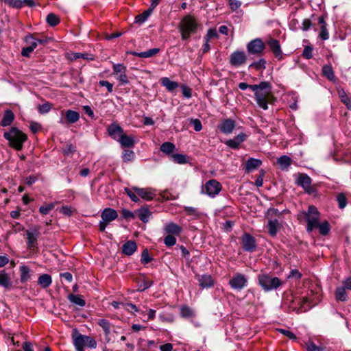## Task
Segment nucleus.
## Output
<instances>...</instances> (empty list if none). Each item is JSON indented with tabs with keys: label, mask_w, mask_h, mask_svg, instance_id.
Returning <instances> with one entry per match:
<instances>
[{
	"label": "nucleus",
	"mask_w": 351,
	"mask_h": 351,
	"mask_svg": "<svg viewBox=\"0 0 351 351\" xmlns=\"http://www.w3.org/2000/svg\"><path fill=\"white\" fill-rule=\"evenodd\" d=\"M182 228L173 222H168L164 227L165 232L169 235L178 236L182 232Z\"/></svg>",
	"instance_id": "nucleus-21"
},
{
	"label": "nucleus",
	"mask_w": 351,
	"mask_h": 351,
	"mask_svg": "<svg viewBox=\"0 0 351 351\" xmlns=\"http://www.w3.org/2000/svg\"><path fill=\"white\" fill-rule=\"evenodd\" d=\"M246 48L249 54L260 57L265 49V44L261 38H255L247 43Z\"/></svg>",
	"instance_id": "nucleus-9"
},
{
	"label": "nucleus",
	"mask_w": 351,
	"mask_h": 351,
	"mask_svg": "<svg viewBox=\"0 0 351 351\" xmlns=\"http://www.w3.org/2000/svg\"><path fill=\"white\" fill-rule=\"evenodd\" d=\"M346 289L343 287H337L335 291V300L337 302H346L348 300V295L346 293Z\"/></svg>",
	"instance_id": "nucleus-36"
},
{
	"label": "nucleus",
	"mask_w": 351,
	"mask_h": 351,
	"mask_svg": "<svg viewBox=\"0 0 351 351\" xmlns=\"http://www.w3.org/2000/svg\"><path fill=\"white\" fill-rule=\"evenodd\" d=\"M318 23L320 25L319 37L323 40H326L329 38V33L327 29V24L325 21V17L321 16L318 19Z\"/></svg>",
	"instance_id": "nucleus-25"
},
{
	"label": "nucleus",
	"mask_w": 351,
	"mask_h": 351,
	"mask_svg": "<svg viewBox=\"0 0 351 351\" xmlns=\"http://www.w3.org/2000/svg\"><path fill=\"white\" fill-rule=\"evenodd\" d=\"M242 247L244 251L254 252L256 248V243L254 237L249 233H244L241 237Z\"/></svg>",
	"instance_id": "nucleus-13"
},
{
	"label": "nucleus",
	"mask_w": 351,
	"mask_h": 351,
	"mask_svg": "<svg viewBox=\"0 0 351 351\" xmlns=\"http://www.w3.org/2000/svg\"><path fill=\"white\" fill-rule=\"evenodd\" d=\"M307 351H328L324 346H317L313 341H308L305 343Z\"/></svg>",
	"instance_id": "nucleus-41"
},
{
	"label": "nucleus",
	"mask_w": 351,
	"mask_h": 351,
	"mask_svg": "<svg viewBox=\"0 0 351 351\" xmlns=\"http://www.w3.org/2000/svg\"><path fill=\"white\" fill-rule=\"evenodd\" d=\"M164 243L167 247H171L176 243V239L174 235L167 234L164 239Z\"/></svg>",
	"instance_id": "nucleus-57"
},
{
	"label": "nucleus",
	"mask_w": 351,
	"mask_h": 351,
	"mask_svg": "<svg viewBox=\"0 0 351 351\" xmlns=\"http://www.w3.org/2000/svg\"><path fill=\"white\" fill-rule=\"evenodd\" d=\"M112 69H113V73H114V74L116 75V76L118 75L119 74H121L123 73H126V71H127L126 66L122 64H113Z\"/></svg>",
	"instance_id": "nucleus-50"
},
{
	"label": "nucleus",
	"mask_w": 351,
	"mask_h": 351,
	"mask_svg": "<svg viewBox=\"0 0 351 351\" xmlns=\"http://www.w3.org/2000/svg\"><path fill=\"white\" fill-rule=\"evenodd\" d=\"M51 108V104L49 102H46L42 105H39L38 110L40 114H45L49 112Z\"/></svg>",
	"instance_id": "nucleus-60"
},
{
	"label": "nucleus",
	"mask_w": 351,
	"mask_h": 351,
	"mask_svg": "<svg viewBox=\"0 0 351 351\" xmlns=\"http://www.w3.org/2000/svg\"><path fill=\"white\" fill-rule=\"evenodd\" d=\"M309 300L308 298H300V297H295L293 298L292 295L290 296V298H289V296L286 298L285 300V302H291V304H297L298 306H292L291 304L289 305V308H292V311H294L295 309L299 311H306V309L304 308V304L308 302Z\"/></svg>",
	"instance_id": "nucleus-14"
},
{
	"label": "nucleus",
	"mask_w": 351,
	"mask_h": 351,
	"mask_svg": "<svg viewBox=\"0 0 351 351\" xmlns=\"http://www.w3.org/2000/svg\"><path fill=\"white\" fill-rule=\"evenodd\" d=\"M118 142L122 147L131 148L134 145V138L132 136H128L124 133L119 138Z\"/></svg>",
	"instance_id": "nucleus-28"
},
{
	"label": "nucleus",
	"mask_w": 351,
	"mask_h": 351,
	"mask_svg": "<svg viewBox=\"0 0 351 351\" xmlns=\"http://www.w3.org/2000/svg\"><path fill=\"white\" fill-rule=\"evenodd\" d=\"M295 184L302 187V189L311 194L313 192V188L312 186V180L306 173H299L296 175Z\"/></svg>",
	"instance_id": "nucleus-11"
},
{
	"label": "nucleus",
	"mask_w": 351,
	"mask_h": 351,
	"mask_svg": "<svg viewBox=\"0 0 351 351\" xmlns=\"http://www.w3.org/2000/svg\"><path fill=\"white\" fill-rule=\"evenodd\" d=\"M109 136L114 140L118 141L119 138L124 133L123 128L116 124L112 123L107 128Z\"/></svg>",
	"instance_id": "nucleus-20"
},
{
	"label": "nucleus",
	"mask_w": 351,
	"mask_h": 351,
	"mask_svg": "<svg viewBox=\"0 0 351 351\" xmlns=\"http://www.w3.org/2000/svg\"><path fill=\"white\" fill-rule=\"evenodd\" d=\"M74 59L83 58L88 60H94L95 56L92 54L86 53H75L73 54Z\"/></svg>",
	"instance_id": "nucleus-55"
},
{
	"label": "nucleus",
	"mask_w": 351,
	"mask_h": 351,
	"mask_svg": "<svg viewBox=\"0 0 351 351\" xmlns=\"http://www.w3.org/2000/svg\"><path fill=\"white\" fill-rule=\"evenodd\" d=\"M258 284L265 292H269L282 285V280L269 274H261L258 276Z\"/></svg>",
	"instance_id": "nucleus-4"
},
{
	"label": "nucleus",
	"mask_w": 351,
	"mask_h": 351,
	"mask_svg": "<svg viewBox=\"0 0 351 351\" xmlns=\"http://www.w3.org/2000/svg\"><path fill=\"white\" fill-rule=\"evenodd\" d=\"M26 43L29 45L30 47H32V49L34 50V49L36 48L38 46V41H36V39L33 37L32 35H28L25 37V39Z\"/></svg>",
	"instance_id": "nucleus-56"
},
{
	"label": "nucleus",
	"mask_w": 351,
	"mask_h": 351,
	"mask_svg": "<svg viewBox=\"0 0 351 351\" xmlns=\"http://www.w3.org/2000/svg\"><path fill=\"white\" fill-rule=\"evenodd\" d=\"M322 73L323 76L326 77L330 82H335L336 77L331 64L324 65L322 69Z\"/></svg>",
	"instance_id": "nucleus-30"
},
{
	"label": "nucleus",
	"mask_w": 351,
	"mask_h": 351,
	"mask_svg": "<svg viewBox=\"0 0 351 351\" xmlns=\"http://www.w3.org/2000/svg\"><path fill=\"white\" fill-rule=\"evenodd\" d=\"M340 97L341 98V101L347 106L348 109H351V102L350 98L346 95L344 91L342 92V94H340Z\"/></svg>",
	"instance_id": "nucleus-64"
},
{
	"label": "nucleus",
	"mask_w": 351,
	"mask_h": 351,
	"mask_svg": "<svg viewBox=\"0 0 351 351\" xmlns=\"http://www.w3.org/2000/svg\"><path fill=\"white\" fill-rule=\"evenodd\" d=\"M55 207L54 203H50L49 204H47L45 206H42L39 208V212L43 215H46L49 213L51 210H52Z\"/></svg>",
	"instance_id": "nucleus-51"
},
{
	"label": "nucleus",
	"mask_w": 351,
	"mask_h": 351,
	"mask_svg": "<svg viewBox=\"0 0 351 351\" xmlns=\"http://www.w3.org/2000/svg\"><path fill=\"white\" fill-rule=\"evenodd\" d=\"M235 127V121L230 118L221 120V123L218 125L220 132L225 134H232Z\"/></svg>",
	"instance_id": "nucleus-17"
},
{
	"label": "nucleus",
	"mask_w": 351,
	"mask_h": 351,
	"mask_svg": "<svg viewBox=\"0 0 351 351\" xmlns=\"http://www.w3.org/2000/svg\"><path fill=\"white\" fill-rule=\"evenodd\" d=\"M262 165V161L259 159L250 158L245 162V169L247 172H250Z\"/></svg>",
	"instance_id": "nucleus-29"
},
{
	"label": "nucleus",
	"mask_w": 351,
	"mask_h": 351,
	"mask_svg": "<svg viewBox=\"0 0 351 351\" xmlns=\"http://www.w3.org/2000/svg\"><path fill=\"white\" fill-rule=\"evenodd\" d=\"M247 61V56L243 51H235L229 58L230 64L234 67L243 65Z\"/></svg>",
	"instance_id": "nucleus-12"
},
{
	"label": "nucleus",
	"mask_w": 351,
	"mask_h": 351,
	"mask_svg": "<svg viewBox=\"0 0 351 351\" xmlns=\"http://www.w3.org/2000/svg\"><path fill=\"white\" fill-rule=\"evenodd\" d=\"M69 301L81 307L84 306L86 304L85 300L80 295L70 294L68 297Z\"/></svg>",
	"instance_id": "nucleus-40"
},
{
	"label": "nucleus",
	"mask_w": 351,
	"mask_h": 351,
	"mask_svg": "<svg viewBox=\"0 0 351 351\" xmlns=\"http://www.w3.org/2000/svg\"><path fill=\"white\" fill-rule=\"evenodd\" d=\"M137 250V245L135 241H128L122 246V252L128 256H131Z\"/></svg>",
	"instance_id": "nucleus-27"
},
{
	"label": "nucleus",
	"mask_w": 351,
	"mask_h": 351,
	"mask_svg": "<svg viewBox=\"0 0 351 351\" xmlns=\"http://www.w3.org/2000/svg\"><path fill=\"white\" fill-rule=\"evenodd\" d=\"M63 154L66 156L73 154L76 152L75 147L72 144H67L63 149Z\"/></svg>",
	"instance_id": "nucleus-62"
},
{
	"label": "nucleus",
	"mask_w": 351,
	"mask_h": 351,
	"mask_svg": "<svg viewBox=\"0 0 351 351\" xmlns=\"http://www.w3.org/2000/svg\"><path fill=\"white\" fill-rule=\"evenodd\" d=\"M171 158L175 163L180 165L186 164L188 162V158L186 154H173L171 155Z\"/></svg>",
	"instance_id": "nucleus-39"
},
{
	"label": "nucleus",
	"mask_w": 351,
	"mask_h": 351,
	"mask_svg": "<svg viewBox=\"0 0 351 351\" xmlns=\"http://www.w3.org/2000/svg\"><path fill=\"white\" fill-rule=\"evenodd\" d=\"M3 137L8 141L9 145L17 151L22 149L24 142L27 139V136L16 127H12L9 131L5 132Z\"/></svg>",
	"instance_id": "nucleus-2"
},
{
	"label": "nucleus",
	"mask_w": 351,
	"mask_h": 351,
	"mask_svg": "<svg viewBox=\"0 0 351 351\" xmlns=\"http://www.w3.org/2000/svg\"><path fill=\"white\" fill-rule=\"evenodd\" d=\"M229 285L232 289L241 291L247 285V278L241 273H237L229 280Z\"/></svg>",
	"instance_id": "nucleus-10"
},
{
	"label": "nucleus",
	"mask_w": 351,
	"mask_h": 351,
	"mask_svg": "<svg viewBox=\"0 0 351 351\" xmlns=\"http://www.w3.org/2000/svg\"><path fill=\"white\" fill-rule=\"evenodd\" d=\"M184 210L188 215L193 216L195 218L199 216V212L196 208L191 206H184Z\"/></svg>",
	"instance_id": "nucleus-52"
},
{
	"label": "nucleus",
	"mask_w": 351,
	"mask_h": 351,
	"mask_svg": "<svg viewBox=\"0 0 351 351\" xmlns=\"http://www.w3.org/2000/svg\"><path fill=\"white\" fill-rule=\"evenodd\" d=\"M303 215L307 222L306 230L311 232L318 226L319 212L315 206L311 205L308 206V211L304 212Z\"/></svg>",
	"instance_id": "nucleus-6"
},
{
	"label": "nucleus",
	"mask_w": 351,
	"mask_h": 351,
	"mask_svg": "<svg viewBox=\"0 0 351 351\" xmlns=\"http://www.w3.org/2000/svg\"><path fill=\"white\" fill-rule=\"evenodd\" d=\"M198 23L194 16L186 15L180 21L179 29L182 40L188 39L192 34L197 32Z\"/></svg>",
	"instance_id": "nucleus-3"
},
{
	"label": "nucleus",
	"mask_w": 351,
	"mask_h": 351,
	"mask_svg": "<svg viewBox=\"0 0 351 351\" xmlns=\"http://www.w3.org/2000/svg\"><path fill=\"white\" fill-rule=\"evenodd\" d=\"M125 193L130 197L131 200L134 202H138L139 201V198L137 195V194L133 191L132 188H125L124 189Z\"/></svg>",
	"instance_id": "nucleus-54"
},
{
	"label": "nucleus",
	"mask_w": 351,
	"mask_h": 351,
	"mask_svg": "<svg viewBox=\"0 0 351 351\" xmlns=\"http://www.w3.org/2000/svg\"><path fill=\"white\" fill-rule=\"evenodd\" d=\"M21 281L24 282L29 278V269L27 266L23 265L20 267Z\"/></svg>",
	"instance_id": "nucleus-47"
},
{
	"label": "nucleus",
	"mask_w": 351,
	"mask_h": 351,
	"mask_svg": "<svg viewBox=\"0 0 351 351\" xmlns=\"http://www.w3.org/2000/svg\"><path fill=\"white\" fill-rule=\"evenodd\" d=\"M280 228V224L277 219H269L267 228L269 234L271 237H275L277 234L278 230Z\"/></svg>",
	"instance_id": "nucleus-24"
},
{
	"label": "nucleus",
	"mask_w": 351,
	"mask_h": 351,
	"mask_svg": "<svg viewBox=\"0 0 351 351\" xmlns=\"http://www.w3.org/2000/svg\"><path fill=\"white\" fill-rule=\"evenodd\" d=\"M14 114L11 110H5L0 125L3 127H7L10 125L14 121Z\"/></svg>",
	"instance_id": "nucleus-26"
},
{
	"label": "nucleus",
	"mask_w": 351,
	"mask_h": 351,
	"mask_svg": "<svg viewBox=\"0 0 351 351\" xmlns=\"http://www.w3.org/2000/svg\"><path fill=\"white\" fill-rule=\"evenodd\" d=\"M134 157H135V154L132 150L125 149L123 152L122 158H123V160L125 162H128L132 161L134 158Z\"/></svg>",
	"instance_id": "nucleus-49"
},
{
	"label": "nucleus",
	"mask_w": 351,
	"mask_h": 351,
	"mask_svg": "<svg viewBox=\"0 0 351 351\" xmlns=\"http://www.w3.org/2000/svg\"><path fill=\"white\" fill-rule=\"evenodd\" d=\"M0 285L6 289H10L12 287L10 275L4 269L0 271Z\"/></svg>",
	"instance_id": "nucleus-22"
},
{
	"label": "nucleus",
	"mask_w": 351,
	"mask_h": 351,
	"mask_svg": "<svg viewBox=\"0 0 351 351\" xmlns=\"http://www.w3.org/2000/svg\"><path fill=\"white\" fill-rule=\"evenodd\" d=\"M191 123L193 124L195 131L199 132L202 129V125L199 119H191Z\"/></svg>",
	"instance_id": "nucleus-63"
},
{
	"label": "nucleus",
	"mask_w": 351,
	"mask_h": 351,
	"mask_svg": "<svg viewBox=\"0 0 351 351\" xmlns=\"http://www.w3.org/2000/svg\"><path fill=\"white\" fill-rule=\"evenodd\" d=\"M26 235L27 237V247H34L37 244V239L40 235V228L38 226H35L31 230H26Z\"/></svg>",
	"instance_id": "nucleus-16"
},
{
	"label": "nucleus",
	"mask_w": 351,
	"mask_h": 351,
	"mask_svg": "<svg viewBox=\"0 0 351 351\" xmlns=\"http://www.w3.org/2000/svg\"><path fill=\"white\" fill-rule=\"evenodd\" d=\"M241 90L247 88L254 92V98L258 106L263 110L268 109V104L273 102L274 97L271 93V84L269 82H261L259 84L250 85L245 82H241L238 85Z\"/></svg>",
	"instance_id": "nucleus-1"
},
{
	"label": "nucleus",
	"mask_w": 351,
	"mask_h": 351,
	"mask_svg": "<svg viewBox=\"0 0 351 351\" xmlns=\"http://www.w3.org/2000/svg\"><path fill=\"white\" fill-rule=\"evenodd\" d=\"M73 341L76 351H84V347L95 348L97 346L96 341L88 336L82 335L77 331L73 334Z\"/></svg>",
	"instance_id": "nucleus-5"
},
{
	"label": "nucleus",
	"mask_w": 351,
	"mask_h": 351,
	"mask_svg": "<svg viewBox=\"0 0 351 351\" xmlns=\"http://www.w3.org/2000/svg\"><path fill=\"white\" fill-rule=\"evenodd\" d=\"M5 3L14 8L19 9L23 7L22 0H6Z\"/></svg>",
	"instance_id": "nucleus-59"
},
{
	"label": "nucleus",
	"mask_w": 351,
	"mask_h": 351,
	"mask_svg": "<svg viewBox=\"0 0 351 351\" xmlns=\"http://www.w3.org/2000/svg\"><path fill=\"white\" fill-rule=\"evenodd\" d=\"M337 201L338 202V206L340 209H343L347 204L348 199L344 193H339L337 197Z\"/></svg>",
	"instance_id": "nucleus-48"
},
{
	"label": "nucleus",
	"mask_w": 351,
	"mask_h": 351,
	"mask_svg": "<svg viewBox=\"0 0 351 351\" xmlns=\"http://www.w3.org/2000/svg\"><path fill=\"white\" fill-rule=\"evenodd\" d=\"M133 191L142 199L150 201L156 197V191L152 188L132 187Z\"/></svg>",
	"instance_id": "nucleus-15"
},
{
	"label": "nucleus",
	"mask_w": 351,
	"mask_h": 351,
	"mask_svg": "<svg viewBox=\"0 0 351 351\" xmlns=\"http://www.w3.org/2000/svg\"><path fill=\"white\" fill-rule=\"evenodd\" d=\"M65 117L69 123H75L80 119V114L77 111L67 110L65 113Z\"/></svg>",
	"instance_id": "nucleus-37"
},
{
	"label": "nucleus",
	"mask_w": 351,
	"mask_h": 351,
	"mask_svg": "<svg viewBox=\"0 0 351 351\" xmlns=\"http://www.w3.org/2000/svg\"><path fill=\"white\" fill-rule=\"evenodd\" d=\"M313 47L311 46H306L303 50L302 56L304 58L309 60L313 57Z\"/></svg>",
	"instance_id": "nucleus-61"
},
{
	"label": "nucleus",
	"mask_w": 351,
	"mask_h": 351,
	"mask_svg": "<svg viewBox=\"0 0 351 351\" xmlns=\"http://www.w3.org/2000/svg\"><path fill=\"white\" fill-rule=\"evenodd\" d=\"M317 228H319V233L324 236L327 235L329 233L330 229L329 223L327 221H324L322 223H319Z\"/></svg>",
	"instance_id": "nucleus-46"
},
{
	"label": "nucleus",
	"mask_w": 351,
	"mask_h": 351,
	"mask_svg": "<svg viewBox=\"0 0 351 351\" xmlns=\"http://www.w3.org/2000/svg\"><path fill=\"white\" fill-rule=\"evenodd\" d=\"M46 21L50 26L54 27L60 23V19L56 14L49 13L46 17Z\"/></svg>",
	"instance_id": "nucleus-45"
},
{
	"label": "nucleus",
	"mask_w": 351,
	"mask_h": 351,
	"mask_svg": "<svg viewBox=\"0 0 351 351\" xmlns=\"http://www.w3.org/2000/svg\"><path fill=\"white\" fill-rule=\"evenodd\" d=\"M291 158L286 155L280 156L278 158V163L282 169H287L291 164Z\"/></svg>",
	"instance_id": "nucleus-43"
},
{
	"label": "nucleus",
	"mask_w": 351,
	"mask_h": 351,
	"mask_svg": "<svg viewBox=\"0 0 351 351\" xmlns=\"http://www.w3.org/2000/svg\"><path fill=\"white\" fill-rule=\"evenodd\" d=\"M102 221L99 223V229L101 232H104L107 226L118 217L117 212L111 208H105L101 214Z\"/></svg>",
	"instance_id": "nucleus-7"
},
{
	"label": "nucleus",
	"mask_w": 351,
	"mask_h": 351,
	"mask_svg": "<svg viewBox=\"0 0 351 351\" xmlns=\"http://www.w3.org/2000/svg\"><path fill=\"white\" fill-rule=\"evenodd\" d=\"M152 260V258L150 257L148 250L147 249L144 250L141 254V263L143 265H146V264L149 263V262H151Z\"/></svg>",
	"instance_id": "nucleus-58"
},
{
	"label": "nucleus",
	"mask_w": 351,
	"mask_h": 351,
	"mask_svg": "<svg viewBox=\"0 0 351 351\" xmlns=\"http://www.w3.org/2000/svg\"><path fill=\"white\" fill-rule=\"evenodd\" d=\"M153 285V281L144 278L139 285L138 291H143L145 289L149 288Z\"/></svg>",
	"instance_id": "nucleus-53"
},
{
	"label": "nucleus",
	"mask_w": 351,
	"mask_h": 351,
	"mask_svg": "<svg viewBox=\"0 0 351 351\" xmlns=\"http://www.w3.org/2000/svg\"><path fill=\"white\" fill-rule=\"evenodd\" d=\"M160 49L158 48H153L151 49H149L146 51L143 52H136L133 51L131 52V54H132L134 56H137L142 58H147L152 57L155 55H156L159 52Z\"/></svg>",
	"instance_id": "nucleus-31"
},
{
	"label": "nucleus",
	"mask_w": 351,
	"mask_h": 351,
	"mask_svg": "<svg viewBox=\"0 0 351 351\" xmlns=\"http://www.w3.org/2000/svg\"><path fill=\"white\" fill-rule=\"evenodd\" d=\"M267 44L268 47H269L270 50L272 51V53L275 56V57L278 60H282L283 59V56H282V51L281 49V47H280L279 40H278L277 39L271 38L267 40Z\"/></svg>",
	"instance_id": "nucleus-18"
},
{
	"label": "nucleus",
	"mask_w": 351,
	"mask_h": 351,
	"mask_svg": "<svg viewBox=\"0 0 351 351\" xmlns=\"http://www.w3.org/2000/svg\"><path fill=\"white\" fill-rule=\"evenodd\" d=\"M160 80L162 85L169 91H173L179 86L178 82L171 81L168 77H162Z\"/></svg>",
	"instance_id": "nucleus-38"
},
{
	"label": "nucleus",
	"mask_w": 351,
	"mask_h": 351,
	"mask_svg": "<svg viewBox=\"0 0 351 351\" xmlns=\"http://www.w3.org/2000/svg\"><path fill=\"white\" fill-rule=\"evenodd\" d=\"M266 68V60L260 58L258 61L254 62L249 65V69H255L256 71H262Z\"/></svg>",
	"instance_id": "nucleus-42"
},
{
	"label": "nucleus",
	"mask_w": 351,
	"mask_h": 351,
	"mask_svg": "<svg viewBox=\"0 0 351 351\" xmlns=\"http://www.w3.org/2000/svg\"><path fill=\"white\" fill-rule=\"evenodd\" d=\"M51 283V276L49 274H42L38 278V284L43 289L49 287Z\"/></svg>",
	"instance_id": "nucleus-33"
},
{
	"label": "nucleus",
	"mask_w": 351,
	"mask_h": 351,
	"mask_svg": "<svg viewBox=\"0 0 351 351\" xmlns=\"http://www.w3.org/2000/svg\"><path fill=\"white\" fill-rule=\"evenodd\" d=\"M222 189V186L217 180L211 179L206 182L202 189V193L210 197H215Z\"/></svg>",
	"instance_id": "nucleus-8"
},
{
	"label": "nucleus",
	"mask_w": 351,
	"mask_h": 351,
	"mask_svg": "<svg viewBox=\"0 0 351 351\" xmlns=\"http://www.w3.org/2000/svg\"><path fill=\"white\" fill-rule=\"evenodd\" d=\"M98 325L102 328L107 342L110 341L109 335L110 333V323L108 320L105 319H99L97 322Z\"/></svg>",
	"instance_id": "nucleus-32"
},
{
	"label": "nucleus",
	"mask_w": 351,
	"mask_h": 351,
	"mask_svg": "<svg viewBox=\"0 0 351 351\" xmlns=\"http://www.w3.org/2000/svg\"><path fill=\"white\" fill-rule=\"evenodd\" d=\"M160 150L171 157V155L173 154V152L176 150V146L173 143L165 142L160 145Z\"/></svg>",
	"instance_id": "nucleus-35"
},
{
	"label": "nucleus",
	"mask_w": 351,
	"mask_h": 351,
	"mask_svg": "<svg viewBox=\"0 0 351 351\" xmlns=\"http://www.w3.org/2000/svg\"><path fill=\"white\" fill-rule=\"evenodd\" d=\"M153 11L151 10V9H147V10L144 11L142 14L137 15L135 17V23L138 24L143 23L147 18L150 16Z\"/></svg>",
	"instance_id": "nucleus-44"
},
{
	"label": "nucleus",
	"mask_w": 351,
	"mask_h": 351,
	"mask_svg": "<svg viewBox=\"0 0 351 351\" xmlns=\"http://www.w3.org/2000/svg\"><path fill=\"white\" fill-rule=\"evenodd\" d=\"M197 281L199 282V286L204 288H210L213 286L214 281L210 275L204 274L202 276H199L197 277Z\"/></svg>",
	"instance_id": "nucleus-23"
},
{
	"label": "nucleus",
	"mask_w": 351,
	"mask_h": 351,
	"mask_svg": "<svg viewBox=\"0 0 351 351\" xmlns=\"http://www.w3.org/2000/svg\"><path fill=\"white\" fill-rule=\"evenodd\" d=\"M138 217L141 221L144 223H147L149 221V218L152 215V213L146 207H142L136 211Z\"/></svg>",
	"instance_id": "nucleus-34"
},
{
	"label": "nucleus",
	"mask_w": 351,
	"mask_h": 351,
	"mask_svg": "<svg viewBox=\"0 0 351 351\" xmlns=\"http://www.w3.org/2000/svg\"><path fill=\"white\" fill-rule=\"evenodd\" d=\"M247 136L245 133L241 132L238 135L234 136V138L227 140L225 142V144L228 147H229L233 149H238L239 148L241 143L244 142L247 139Z\"/></svg>",
	"instance_id": "nucleus-19"
}]
</instances>
